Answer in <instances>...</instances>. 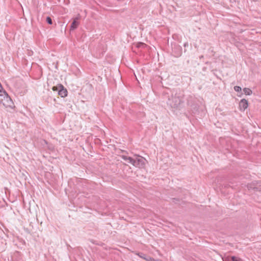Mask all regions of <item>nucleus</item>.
<instances>
[{
    "label": "nucleus",
    "instance_id": "nucleus-13",
    "mask_svg": "<svg viewBox=\"0 0 261 261\" xmlns=\"http://www.w3.org/2000/svg\"><path fill=\"white\" fill-rule=\"evenodd\" d=\"M139 255L140 257H141V258H143L144 259H145V258H146V257L147 256L145 254H143V253H141V254Z\"/></svg>",
    "mask_w": 261,
    "mask_h": 261
},
{
    "label": "nucleus",
    "instance_id": "nucleus-8",
    "mask_svg": "<svg viewBox=\"0 0 261 261\" xmlns=\"http://www.w3.org/2000/svg\"><path fill=\"white\" fill-rule=\"evenodd\" d=\"M145 259L146 260V261H162L161 259H154L153 258H152L149 256H147L146 257V258H145Z\"/></svg>",
    "mask_w": 261,
    "mask_h": 261
},
{
    "label": "nucleus",
    "instance_id": "nucleus-3",
    "mask_svg": "<svg viewBox=\"0 0 261 261\" xmlns=\"http://www.w3.org/2000/svg\"><path fill=\"white\" fill-rule=\"evenodd\" d=\"M145 159L142 157L138 156L137 159H134L132 165L136 167L141 168L145 165Z\"/></svg>",
    "mask_w": 261,
    "mask_h": 261
},
{
    "label": "nucleus",
    "instance_id": "nucleus-1",
    "mask_svg": "<svg viewBox=\"0 0 261 261\" xmlns=\"http://www.w3.org/2000/svg\"><path fill=\"white\" fill-rule=\"evenodd\" d=\"M183 102L182 97L176 94L175 95H172L169 97L167 104L171 108L178 109Z\"/></svg>",
    "mask_w": 261,
    "mask_h": 261
},
{
    "label": "nucleus",
    "instance_id": "nucleus-2",
    "mask_svg": "<svg viewBox=\"0 0 261 261\" xmlns=\"http://www.w3.org/2000/svg\"><path fill=\"white\" fill-rule=\"evenodd\" d=\"M52 90L58 92V94L62 97H65L67 95V90L61 84L53 87Z\"/></svg>",
    "mask_w": 261,
    "mask_h": 261
},
{
    "label": "nucleus",
    "instance_id": "nucleus-11",
    "mask_svg": "<svg viewBox=\"0 0 261 261\" xmlns=\"http://www.w3.org/2000/svg\"><path fill=\"white\" fill-rule=\"evenodd\" d=\"M234 90L236 92H241L242 88L240 86H236L234 87Z\"/></svg>",
    "mask_w": 261,
    "mask_h": 261
},
{
    "label": "nucleus",
    "instance_id": "nucleus-4",
    "mask_svg": "<svg viewBox=\"0 0 261 261\" xmlns=\"http://www.w3.org/2000/svg\"><path fill=\"white\" fill-rule=\"evenodd\" d=\"M248 103L247 100L243 99L239 103V107L241 110L245 111L248 107Z\"/></svg>",
    "mask_w": 261,
    "mask_h": 261
},
{
    "label": "nucleus",
    "instance_id": "nucleus-9",
    "mask_svg": "<svg viewBox=\"0 0 261 261\" xmlns=\"http://www.w3.org/2000/svg\"><path fill=\"white\" fill-rule=\"evenodd\" d=\"M230 259L231 261H243V260L240 258L236 257L234 256H230Z\"/></svg>",
    "mask_w": 261,
    "mask_h": 261
},
{
    "label": "nucleus",
    "instance_id": "nucleus-15",
    "mask_svg": "<svg viewBox=\"0 0 261 261\" xmlns=\"http://www.w3.org/2000/svg\"><path fill=\"white\" fill-rule=\"evenodd\" d=\"M230 256H228L224 259V261H231V260H230Z\"/></svg>",
    "mask_w": 261,
    "mask_h": 261
},
{
    "label": "nucleus",
    "instance_id": "nucleus-16",
    "mask_svg": "<svg viewBox=\"0 0 261 261\" xmlns=\"http://www.w3.org/2000/svg\"><path fill=\"white\" fill-rule=\"evenodd\" d=\"M188 102V105H190L191 106H192V105H191V104H190V102H189V100H188V102Z\"/></svg>",
    "mask_w": 261,
    "mask_h": 261
},
{
    "label": "nucleus",
    "instance_id": "nucleus-10",
    "mask_svg": "<svg viewBox=\"0 0 261 261\" xmlns=\"http://www.w3.org/2000/svg\"><path fill=\"white\" fill-rule=\"evenodd\" d=\"M259 183H257L256 185L253 188L255 191L261 192V185H258Z\"/></svg>",
    "mask_w": 261,
    "mask_h": 261
},
{
    "label": "nucleus",
    "instance_id": "nucleus-17",
    "mask_svg": "<svg viewBox=\"0 0 261 261\" xmlns=\"http://www.w3.org/2000/svg\"><path fill=\"white\" fill-rule=\"evenodd\" d=\"M200 58H203V56H201Z\"/></svg>",
    "mask_w": 261,
    "mask_h": 261
},
{
    "label": "nucleus",
    "instance_id": "nucleus-6",
    "mask_svg": "<svg viewBox=\"0 0 261 261\" xmlns=\"http://www.w3.org/2000/svg\"><path fill=\"white\" fill-rule=\"evenodd\" d=\"M121 156L123 160L127 162L128 163H130L131 164H133L134 159L132 158L124 155H122Z\"/></svg>",
    "mask_w": 261,
    "mask_h": 261
},
{
    "label": "nucleus",
    "instance_id": "nucleus-12",
    "mask_svg": "<svg viewBox=\"0 0 261 261\" xmlns=\"http://www.w3.org/2000/svg\"><path fill=\"white\" fill-rule=\"evenodd\" d=\"M46 22L49 24H53V21H52V19L51 18V17L48 16L46 17Z\"/></svg>",
    "mask_w": 261,
    "mask_h": 261
},
{
    "label": "nucleus",
    "instance_id": "nucleus-7",
    "mask_svg": "<svg viewBox=\"0 0 261 261\" xmlns=\"http://www.w3.org/2000/svg\"><path fill=\"white\" fill-rule=\"evenodd\" d=\"M243 91L244 92V93L247 95H251L252 92L251 89H250L249 88H244Z\"/></svg>",
    "mask_w": 261,
    "mask_h": 261
},
{
    "label": "nucleus",
    "instance_id": "nucleus-14",
    "mask_svg": "<svg viewBox=\"0 0 261 261\" xmlns=\"http://www.w3.org/2000/svg\"><path fill=\"white\" fill-rule=\"evenodd\" d=\"M145 44L144 43H139L138 45H137V47H141V46H145Z\"/></svg>",
    "mask_w": 261,
    "mask_h": 261
},
{
    "label": "nucleus",
    "instance_id": "nucleus-5",
    "mask_svg": "<svg viewBox=\"0 0 261 261\" xmlns=\"http://www.w3.org/2000/svg\"><path fill=\"white\" fill-rule=\"evenodd\" d=\"M79 19V17H76L73 19L70 26L71 30H74L77 28L78 25H79V22L78 21Z\"/></svg>",
    "mask_w": 261,
    "mask_h": 261
}]
</instances>
